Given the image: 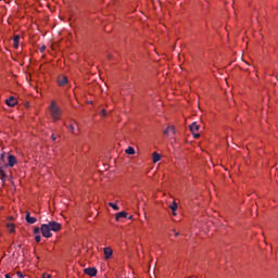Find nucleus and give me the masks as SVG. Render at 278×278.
I'll use <instances>...</instances> for the list:
<instances>
[{
    "mask_svg": "<svg viewBox=\"0 0 278 278\" xmlns=\"http://www.w3.org/2000/svg\"><path fill=\"white\" fill-rule=\"evenodd\" d=\"M50 114L53 121H60V116H62V111L60 110L55 101H52L50 105Z\"/></svg>",
    "mask_w": 278,
    "mask_h": 278,
    "instance_id": "1",
    "label": "nucleus"
},
{
    "mask_svg": "<svg viewBox=\"0 0 278 278\" xmlns=\"http://www.w3.org/2000/svg\"><path fill=\"white\" fill-rule=\"evenodd\" d=\"M200 128H201V126H199V124L197 122H193L190 125V131L193 135V138H195V139L201 138V134L197 132V131H199Z\"/></svg>",
    "mask_w": 278,
    "mask_h": 278,
    "instance_id": "2",
    "label": "nucleus"
},
{
    "mask_svg": "<svg viewBox=\"0 0 278 278\" xmlns=\"http://www.w3.org/2000/svg\"><path fill=\"white\" fill-rule=\"evenodd\" d=\"M41 233L43 238H51L53 233H51V228H49L48 224L41 225Z\"/></svg>",
    "mask_w": 278,
    "mask_h": 278,
    "instance_id": "3",
    "label": "nucleus"
},
{
    "mask_svg": "<svg viewBox=\"0 0 278 278\" xmlns=\"http://www.w3.org/2000/svg\"><path fill=\"white\" fill-rule=\"evenodd\" d=\"M48 227L50 228V231H60V229H62V224L58 222H49Z\"/></svg>",
    "mask_w": 278,
    "mask_h": 278,
    "instance_id": "4",
    "label": "nucleus"
},
{
    "mask_svg": "<svg viewBox=\"0 0 278 278\" xmlns=\"http://www.w3.org/2000/svg\"><path fill=\"white\" fill-rule=\"evenodd\" d=\"M85 275H89V277H97V268L88 267L84 269Z\"/></svg>",
    "mask_w": 278,
    "mask_h": 278,
    "instance_id": "5",
    "label": "nucleus"
},
{
    "mask_svg": "<svg viewBox=\"0 0 278 278\" xmlns=\"http://www.w3.org/2000/svg\"><path fill=\"white\" fill-rule=\"evenodd\" d=\"M26 223H28V225H34L36 223V220H38L36 217H31L29 212H26Z\"/></svg>",
    "mask_w": 278,
    "mask_h": 278,
    "instance_id": "6",
    "label": "nucleus"
},
{
    "mask_svg": "<svg viewBox=\"0 0 278 278\" xmlns=\"http://www.w3.org/2000/svg\"><path fill=\"white\" fill-rule=\"evenodd\" d=\"M68 84V78L66 76H59L58 77V85L59 86H66Z\"/></svg>",
    "mask_w": 278,
    "mask_h": 278,
    "instance_id": "7",
    "label": "nucleus"
},
{
    "mask_svg": "<svg viewBox=\"0 0 278 278\" xmlns=\"http://www.w3.org/2000/svg\"><path fill=\"white\" fill-rule=\"evenodd\" d=\"M15 164H16V156L10 154L8 156V166H10L12 168V167H14Z\"/></svg>",
    "mask_w": 278,
    "mask_h": 278,
    "instance_id": "8",
    "label": "nucleus"
},
{
    "mask_svg": "<svg viewBox=\"0 0 278 278\" xmlns=\"http://www.w3.org/2000/svg\"><path fill=\"white\" fill-rule=\"evenodd\" d=\"M5 103L9 105V108H14V105H16V98L10 97L5 100Z\"/></svg>",
    "mask_w": 278,
    "mask_h": 278,
    "instance_id": "9",
    "label": "nucleus"
},
{
    "mask_svg": "<svg viewBox=\"0 0 278 278\" xmlns=\"http://www.w3.org/2000/svg\"><path fill=\"white\" fill-rule=\"evenodd\" d=\"M121 218H127V212H119V213H117V214L115 215V219H116L117 222H119Z\"/></svg>",
    "mask_w": 278,
    "mask_h": 278,
    "instance_id": "10",
    "label": "nucleus"
},
{
    "mask_svg": "<svg viewBox=\"0 0 278 278\" xmlns=\"http://www.w3.org/2000/svg\"><path fill=\"white\" fill-rule=\"evenodd\" d=\"M113 253L114 252L110 248H104L105 260H110V257H112Z\"/></svg>",
    "mask_w": 278,
    "mask_h": 278,
    "instance_id": "11",
    "label": "nucleus"
},
{
    "mask_svg": "<svg viewBox=\"0 0 278 278\" xmlns=\"http://www.w3.org/2000/svg\"><path fill=\"white\" fill-rule=\"evenodd\" d=\"M175 134V127L174 126H168L165 130H164V135L165 136H169V134Z\"/></svg>",
    "mask_w": 278,
    "mask_h": 278,
    "instance_id": "12",
    "label": "nucleus"
},
{
    "mask_svg": "<svg viewBox=\"0 0 278 278\" xmlns=\"http://www.w3.org/2000/svg\"><path fill=\"white\" fill-rule=\"evenodd\" d=\"M161 160H162V156L157 152H154L153 153V162H154V164H157V162H160Z\"/></svg>",
    "mask_w": 278,
    "mask_h": 278,
    "instance_id": "13",
    "label": "nucleus"
},
{
    "mask_svg": "<svg viewBox=\"0 0 278 278\" xmlns=\"http://www.w3.org/2000/svg\"><path fill=\"white\" fill-rule=\"evenodd\" d=\"M169 208L172 210L174 216H177V213H175L177 212V202L174 201L173 204L169 205Z\"/></svg>",
    "mask_w": 278,
    "mask_h": 278,
    "instance_id": "14",
    "label": "nucleus"
},
{
    "mask_svg": "<svg viewBox=\"0 0 278 278\" xmlns=\"http://www.w3.org/2000/svg\"><path fill=\"white\" fill-rule=\"evenodd\" d=\"M21 40V36L16 35L14 38H13V43H14V48L15 49H18V41Z\"/></svg>",
    "mask_w": 278,
    "mask_h": 278,
    "instance_id": "15",
    "label": "nucleus"
},
{
    "mask_svg": "<svg viewBox=\"0 0 278 278\" xmlns=\"http://www.w3.org/2000/svg\"><path fill=\"white\" fill-rule=\"evenodd\" d=\"M126 153H127V155H134V154H136V150L132 147H128L126 149Z\"/></svg>",
    "mask_w": 278,
    "mask_h": 278,
    "instance_id": "16",
    "label": "nucleus"
},
{
    "mask_svg": "<svg viewBox=\"0 0 278 278\" xmlns=\"http://www.w3.org/2000/svg\"><path fill=\"white\" fill-rule=\"evenodd\" d=\"M109 205H110V207L115 210V212H118V210H121V207L117 204H115V203L110 202Z\"/></svg>",
    "mask_w": 278,
    "mask_h": 278,
    "instance_id": "17",
    "label": "nucleus"
},
{
    "mask_svg": "<svg viewBox=\"0 0 278 278\" xmlns=\"http://www.w3.org/2000/svg\"><path fill=\"white\" fill-rule=\"evenodd\" d=\"M7 227L11 233H14V224H8Z\"/></svg>",
    "mask_w": 278,
    "mask_h": 278,
    "instance_id": "18",
    "label": "nucleus"
},
{
    "mask_svg": "<svg viewBox=\"0 0 278 278\" xmlns=\"http://www.w3.org/2000/svg\"><path fill=\"white\" fill-rule=\"evenodd\" d=\"M0 175H1V179H5V172L3 170V167L0 166Z\"/></svg>",
    "mask_w": 278,
    "mask_h": 278,
    "instance_id": "19",
    "label": "nucleus"
},
{
    "mask_svg": "<svg viewBox=\"0 0 278 278\" xmlns=\"http://www.w3.org/2000/svg\"><path fill=\"white\" fill-rule=\"evenodd\" d=\"M40 231H41V228H39V227H36V228L34 229V233H35L36 236H38V233H40Z\"/></svg>",
    "mask_w": 278,
    "mask_h": 278,
    "instance_id": "20",
    "label": "nucleus"
},
{
    "mask_svg": "<svg viewBox=\"0 0 278 278\" xmlns=\"http://www.w3.org/2000/svg\"><path fill=\"white\" fill-rule=\"evenodd\" d=\"M40 240H41L40 235H36V237H35V241H36V242H40Z\"/></svg>",
    "mask_w": 278,
    "mask_h": 278,
    "instance_id": "21",
    "label": "nucleus"
},
{
    "mask_svg": "<svg viewBox=\"0 0 278 278\" xmlns=\"http://www.w3.org/2000/svg\"><path fill=\"white\" fill-rule=\"evenodd\" d=\"M70 129L73 134L75 132V126L73 124L70 125Z\"/></svg>",
    "mask_w": 278,
    "mask_h": 278,
    "instance_id": "22",
    "label": "nucleus"
},
{
    "mask_svg": "<svg viewBox=\"0 0 278 278\" xmlns=\"http://www.w3.org/2000/svg\"><path fill=\"white\" fill-rule=\"evenodd\" d=\"M101 115H102V116H108V112H105V110H102V111H101Z\"/></svg>",
    "mask_w": 278,
    "mask_h": 278,
    "instance_id": "23",
    "label": "nucleus"
},
{
    "mask_svg": "<svg viewBox=\"0 0 278 278\" xmlns=\"http://www.w3.org/2000/svg\"><path fill=\"white\" fill-rule=\"evenodd\" d=\"M42 278H51V275H49V274H43V275H42Z\"/></svg>",
    "mask_w": 278,
    "mask_h": 278,
    "instance_id": "24",
    "label": "nucleus"
},
{
    "mask_svg": "<svg viewBox=\"0 0 278 278\" xmlns=\"http://www.w3.org/2000/svg\"><path fill=\"white\" fill-rule=\"evenodd\" d=\"M17 277L23 278V277H24V276H23V273L17 271Z\"/></svg>",
    "mask_w": 278,
    "mask_h": 278,
    "instance_id": "25",
    "label": "nucleus"
},
{
    "mask_svg": "<svg viewBox=\"0 0 278 278\" xmlns=\"http://www.w3.org/2000/svg\"><path fill=\"white\" fill-rule=\"evenodd\" d=\"M51 139H52L53 141L58 140V138L55 137V135H52V136H51Z\"/></svg>",
    "mask_w": 278,
    "mask_h": 278,
    "instance_id": "26",
    "label": "nucleus"
},
{
    "mask_svg": "<svg viewBox=\"0 0 278 278\" xmlns=\"http://www.w3.org/2000/svg\"><path fill=\"white\" fill-rule=\"evenodd\" d=\"M46 49H47V47L42 46V47L40 48L41 53H42V51H45Z\"/></svg>",
    "mask_w": 278,
    "mask_h": 278,
    "instance_id": "27",
    "label": "nucleus"
},
{
    "mask_svg": "<svg viewBox=\"0 0 278 278\" xmlns=\"http://www.w3.org/2000/svg\"><path fill=\"white\" fill-rule=\"evenodd\" d=\"M179 236V232H175V237L177 238Z\"/></svg>",
    "mask_w": 278,
    "mask_h": 278,
    "instance_id": "28",
    "label": "nucleus"
},
{
    "mask_svg": "<svg viewBox=\"0 0 278 278\" xmlns=\"http://www.w3.org/2000/svg\"><path fill=\"white\" fill-rule=\"evenodd\" d=\"M0 160H3V154H1Z\"/></svg>",
    "mask_w": 278,
    "mask_h": 278,
    "instance_id": "29",
    "label": "nucleus"
}]
</instances>
